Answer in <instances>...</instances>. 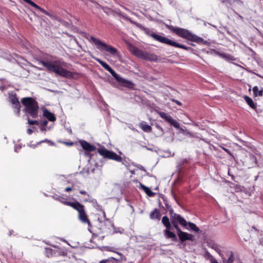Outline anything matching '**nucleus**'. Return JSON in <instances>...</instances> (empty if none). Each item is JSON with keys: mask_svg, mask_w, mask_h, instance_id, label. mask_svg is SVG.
<instances>
[{"mask_svg": "<svg viewBox=\"0 0 263 263\" xmlns=\"http://www.w3.org/2000/svg\"><path fill=\"white\" fill-rule=\"evenodd\" d=\"M167 28L179 37L185 39L190 41L194 42L198 44H205L206 41L201 37L193 34L189 30L179 27H175L172 25H167Z\"/></svg>", "mask_w": 263, "mask_h": 263, "instance_id": "obj_1", "label": "nucleus"}, {"mask_svg": "<svg viewBox=\"0 0 263 263\" xmlns=\"http://www.w3.org/2000/svg\"><path fill=\"white\" fill-rule=\"evenodd\" d=\"M92 58L98 62L105 69L108 71L116 80L122 86L129 89H134L135 84L130 81L127 80L117 74L106 62L99 58L92 57Z\"/></svg>", "mask_w": 263, "mask_h": 263, "instance_id": "obj_2", "label": "nucleus"}, {"mask_svg": "<svg viewBox=\"0 0 263 263\" xmlns=\"http://www.w3.org/2000/svg\"><path fill=\"white\" fill-rule=\"evenodd\" d=\"M22 104L25 107V110L27 114L32 118L37 117L39 105L37 102L31 97L23 98L21 100Z\"/></svg>", "mask_w": 263, "mask_h": 263, "instance_id": "obj_3", "label": "nucleus"}, {"mask_svg": "<svg viewBox=\"0 0 263 263\" xmlns=\"http://www.w3.org/2000/svg\"><path fill=\"white\" fill-rule=\"evenodd\" d=\"M39 63L45 67L48 71L66 77V70L62 67L59 61L42 60H40Z\"/></svg>", "mask_w": 263, "mask_h": 263, "instance_id": "obj_4", "label": "nucleus"}, {"mask_svg": "<svg viewBox=\"0 0 263 263\" xmlns=\"http://www.w3.org/2000/svg\"><path fill=\"white\" fill-rule=\"evenodd\" d=\"M129 50L133 55L142 60L153 62L157 60V56L154 53L143 51L135 46L131 45L129 47Z\"/></svg>", "mask_w": 263, "mask_h": 263, "instance_id": "obj_5", "label": "nucleus"}, {"mask_svg": "<svg viewBox=\"0 0 263 263\" xmlns=\"http://www.w3.org/2000/svg\"><path fill=\"white\" fill-rule=\"evenodd\" d=\"M90 41L94 43L96 47L101 51H105L112 55H118L119 52L116 48L102 42L93 36L90 37Z\"/></svg>", "mask_w": 263, "mask_h": 263, "instance_id": "obj_6", "label": "nucleus"}, {"mask_svg": "<svg viewBox=\"0 0 263 263\" xmlns=\"http://www.w3.org/2000/svg\"><path fill=\"white\" fill-rule=\"evenodd\" d=\"M151 36L156 41L161 43H164L165 44L172 46L173 47H175L177 48H180L186 50H191L192 48L190 47H188L186 46H185L184 45H182L179 43H176L175 41H173L171 40H170L164 36L158 35L157 34H156L155 33H152L151 34Z\"/></svg>", "mask_w": 263, "mask_h": 263, "instance_id": "obj_7", "label": "nucleus"}, {"mask_svg": "<svg viewBox=\"0 0 263 263\" xmlns=\"http://www.w3.org/2000/svg\"><path fill=\"white\" fill-rule=\"evenodd\" d=\"M171 221L175 229L176 228L179 227L178 224L183 227H186L187 225L186 220L177 214H174L173 215L171 216Z\"/></svg>", "mask_w": 263, "mask_h": 263, "instance_id": "obj_8", "label": "nucleus"}, {"mask_svg": "<svg viewBox=\"0 0 263 263\" xmlns=\"http://www.w3.org/2000/svg\"><path fill=\"white\" fill-rule=\"evenodd\" d=\"M78 219L83 224H88V230L90 233L92 234L93 236L94 235H95V236H97V235H95L94 233H93L91 230L92 226L90 221L89 219L88 216L85 212V209L83 210L82 211H80V212L78 213Z\"/></svg>", "mask_w": 263, "mask_h": 263, "instance_id": "obj_9", "label": "nucleus"}, {"mask_svg": "<svg viewBox=\"0 0 263 263\" xmlns=\"http://www.w3.org/2000/svg\"><path fill=\"white\" fill-rule=\"evenodd\" d=\"M176 230L181 242H183L186 240H193L194 236L192 234L182 231L179 227L176 228Z\"/></svg>", "mask_w": 263, "mask_h": 263, "instance_id": "obj_10", "label": "nucleus"}, {"mask_svg": "<svg viewBox=\"0 0 263 263\" xmlns=\"http://www.w3.org/2000/svg\"><path fill=\"white\" fill-rule=\"evenodd\" d=\"M10 102L12 104L15 112L19 115L20 112L21 105L16 93L10 95L9 96Z\"/></svg>", "mask_w": 263, "mask_h": 263, "instance_id": "obj_11", "label": "nucleus"}, {"mask_svg": "<svg viewBox=\"0 0 263 263\" xmlns=\"http://www.w3.org/2000/svg\"><path fill=\"white\" fill-rule=\"evenodd\" d=\"M159 115L162 119H164L166 121L170 123L175 128H178L179 127V123L174 119L169 114L164 112H159Z\"/></svg>", "mask_w": 263, "mask_h": 263, "instance_id": "obj_12", "label": "nucleus"}, {"mask_svg": "<svg viewBox=\"0 0 263 263\" xmlns=\"http://www.w3.org/2000/svg\"><path fill=\"white\" fill-rule=\"evenodd\" d=\"M79 143L83 149L88 152H94L96 149V147L95 145L85 140H81L79 141Z\"/></svg>", "mask_w": 263, "mask_h": 263, "instance_id": "obj_13", "label": "nucleus"}, {"mask_svg": "<svg viewBox=\"0 0 263 263\" xmlns=\"http://www.w3.org/2000/svg\"><path fill=\"white\" fill-rule=\"evenodd\" d=\"M67 205L72 207L73 209L78 211V213H79L80 211H82L85 209V206L78 201H67Z\"/></svg>", "mask_w": 263, "mask_h": 263, "instance_id": "obj_14", "label": "nucleus"}, {"mask_svg": "<svg viewBox=\"0 0 263 263\" xmlns=\"http://www.w3.org/2000/svg\"><path fill=\"white\" fill-rule=\"evenodd\" d=\"M67 205L72 207L73 209L78 211V213H79L80 211H82L85 209V206L78 201H67Z\"/></svg>", "mask_w": 263, "mask_h": 263, "instance_id": "obj_15", "label": "nucleus"}, {"mask_svg": "<svg viewBox=\"0 0 263 263\" xmlns=\"http://www.w3.org/2000/svg\"><path fill=\"white\" fill-rule=\"evenodd\" d=\"M24 2H25L26 3L29 4L30 5H31V6H32L33 7H34V8H35L36 9L40 11L41 12H42L43 13L50 16V17H51L52 16V15L51 14H50V13H49L48 12H47L46 10H45V9L42 8L41 7H40L39 6H38L37 5H36L35 3H34L33 2H32V1L31 0H23Z\"/></svg>", "mask_w": 263, "mask_h": 263, "instance_id": "obj_16", "label": "nucleus"}, {"mask_svg": "<svg viewBox=\"0 0 263 263\" xmlns=\"http://www.w3.org/2000/svg\"><path fill=\"white\" fill-rule=\"evenodd\" d=\"M78 48V51H80L82 50V47L81 45H80L76 39L72 38L70 39L69 43V48L70 49H76L77 48Z\"/></svg>", "mask_w": 263, "mask_h": 263, "instance_id": "obj_17", "label": "nucleus"}, {"mask_svg": "<svg viewBox=\"0 0 263 263\" xmlns=\"http://www.w3.org/2000/svg\"><path fill=\"white\" fill-rule=\"evenodd\" d=\"M43 116L49 121L53 122L56 120L54 115L46 108L43 110Z\"/></svg>", "mask_w": 263, "mask_h": 263, "instance_id": "obj_18", "label": "nucleus"}, {"mask_svg": "<svg viewBox=\"0 0 263 263\" xmlns=\"http://www.w3.org/2000/svg\"><path fill=\"white\" fill-rule=\"evenodd\" d=\"M170 229H166V230L164 231V235L167 238H170L174 241H177L178 239L176 235V234L173 232L170 231Z\"/></svg>", "mask_w": 263, "mask_h": 263, "instance_id": "obj_19", "label": "nucleus"}, {"mask_svg": "<svg viewBox=\"0 0 263 263\" xmlns=\"http://www.w3.org/2000/svg\"><path fill=\"white\" fill-rule=\"evenodd\" d=\"M161 216L160 210L158 209H155L149 214V218L151 219H157L160 220Z\"/></svg>", "mask_w": 263, "mask_h": 263, "instance_id": "obj_20", "label": "nucleus"}, {"mask_svg": "<svg viewBox=\"0 0 263 263\" xmlns=\"http://www.w3.org/2000/svg\"><path fill=\"white\" fill-rule=\"evenodd\" d=\"M209 247L214 249L222 257V258H223V254L221 253V250L220 248V247L218 245L215 243L211 242L209 243Z\"/></svg>", "mask_w": 263, "mask_h": 263, "instance_id": "obj_21", "label": "nucleus"}, {"mask_svg": "<svg viewBox=\"0 0 263 263\" xmlns=\"http://www.w3.org/2000/svg\"><path fill=\"white\" fill-rule=\"evenodd\" d=\"M243 98L246 103L251 108L253 109H255L256 108V103L253 102V100L250 97L247 96H245Z\"/></svg>", "mask_w": 263, "mask_h": 263, "instance_id": "obj_22", "label": "nucleus"}, {"mask_svg": "<svg viewBox=\"0 0 263 263\" xmlns=\"http://www.w3.org/2000/svg\"><path fill=\"white\" fill-rule=\"evenodd\" d=\"M115 12L117 14H118L119 16H122L123 17L125 18L126 20H127V21H128L131 24H133V25H136L137 26L139 27L140 24L137 23V22L133 21L132 19H130V18L127 17V16H125L124 15V14L121 11V10H120L119 9H116L115 10Z\"/></svg>", "mask_w": 263, "mask_h": 263, "instance_id": "obj_23", "label": "nucleus"}, {"mask_svg": "<svg viewBox=\"0 0 263 263\" xmlns=\"http://www.w3.org/2000/svg\"><path fill=\"white\" fill-rule=\"evenodd\" d=\"M139 126L145 132L150 133L152 130V127L144 122L140 123Z\"/></svg>", "mask_w": 263, "mask_h": 263, "instance_id": "obj_24", "label": "nucleus"}, {"mask_svg": "<svg viewBox=\"0 0 263 263\" xmlns=\"http://www.w3.org/2000/svg\"><path fill=\"white\" fill-rule=\"evenodd\" d=\"M110 152L104 147L99 148L98 150L99 154L105 158H108Z\"/></svg>", "mask_w": 263, "mask_h": 263, "instance_id": "obj_25", "label": "nucleus"}, {"mask_svg": "<svg viewBox=\"0 0 263 263\" xmlns=\"http://www.w3.org/2000/svg\"><path fill=\"white\" fill-rule=\"evenodd\" d=\"M140 188L142 189L149 197H153L155 195V193L153 192L148 187L142 184H140Z\"/></svg>", "mask_w": 263, "mask_h": 263, "instance_id": "obj_26", "label": "nucleus"}, {"mask_svg": "<svg viewBox=\"0 0 263 263\" xmlns=\"http://www.w3.org/2000/svg\"><path fill=\"white\" fill-rule=\"evenodd\" d=\"M108 159H112L118 162H121L122 159L121 156L113 152H110Z\"/></svg>", "mask_w": 263, "mask_h": 263, "instance_id": "obj_27", "label": "nucleus"}, {"mask_svg": "<svg viewBox=\"0 0 263 263\" xmlns=\"http://www.w3.org/2000/svg\"><path fill=\"white\" fill-rule=\"evenodd\" d=\"M252 90L255 97H262L263 96V88L259 90L258 87L257 86H255L253 87Z\"/></svg>", "mask_w": 263, "mask_h": 263, "instance_id": "obj_28", "label": "nucleus"}, {"mask_svg": "<svg viewBox=\"0 0 263 263\" xmlns=\"http://www.w3.org/2000/svg\"><path fill=\"white\" fill-rule=\"evenodd\" d=\"M162 223L166 227V229L171 228V224L170 222L169 218L166 216H164L162 217Z\"/></svg>", "mask_w": 263, "mask_h": 263, "instance_id": "obj_29", "label": "nucleus"}, {"mask_svg": "<svg viewBox=\"0 0 263 263\" xmlns=\"http://www.w3.org/2000/svg\"><path fill=\"white\" fill-rule=\"evenodd\" d=\"M205 257L210 260L211 263H219L217 260L208 252L205 253Z\"/></svg>", "mask_w": 263, "mask_h": 263, "instance_id": "obj_30", "label": "nucleus"}, {"mask_svg": "<svg viewBox=\"0 0 263 263\" xmlns=\"http://www.w3.org/2000/svg\"><path fill=\"white\" fill-rule=\"evenodd\" d=\"M234 253L232 251L229 252V258L226 261V263H233L234 261ZM225 262V260L223 259V262Z\"/></svg>", "mask_w": 263, "mask_h": 263, "instance_id": "obj_31", "label": "nucleus"}, {"mask_svg": "<svg viewBox=\"0 0 263 263\" xmlns=\"http://www.w3.org/2000/svg\"><path fill=\"white\" fill-rule=\"evenodd\" d=\"M187 224L189 228L194 231L196 232H198L199 231V229L196 226V225L195 223L191 222H187Z\"/></svg>", "mask_w": 263, "mask_h": 263, "instance_id": "obj_32", "label": "nucleus"}, {"mask_svg": "<svg viewBox=\"0 0 263 263\" xmlns=\"http://www.w3.org/2000/svg\"><path fill=\"white\" fill-rule=\"evenodd\" d=\"M220 2L226 5H234L235 3L239 2V0H220Z\"/></svg>", "mask_w": 263, "mask_h": 263, "instance_id": "obj_33", "label": "nucleus"}, {"mask_svg": "<svg viewBox=\"0 0 263 263\" xmlns=\"http://www.w3.org/2000/svg\"><path fill=\"white\" fill-rule=\"evenodd\" d=\"M84 202H88L92 203H96V199L93 198L89 195H87V198L84 200Z\"/></svg>", "mask_w": 263, "mask_h": 263, "instance_id": "obj_34", "label": "nucleus"}, {"mask_svg": "<svg viewBox=\"0 0 263 263\" xmlns=\"http://www.w3.org/2000/svg\"><path fill=\"white\" fill-rule=\"evenodd\" d=\"M55 199L57 200L60 201V202H61L63 204H66V198H64V197L55 195Z\"/></svg>", "mask_w": 263, "mask_h": 263, "instance_id": "obj_35", "label": "nucleus"}, {"mask_svg": "<svg viewBox=\"0 0 263 263\" xmlns=\"http://www.w3.org/2000/svg\"><path fill=\"white\" fill-rule=\"evenodd\" d=\"M28 123L30 125H38L39 124V122L37 120H31L29 118H28Z\"/></svg>", "mask_w": 263, "mask_h": 263, "instance_id": "obj_36", "label": "nucleus"}, {"mask_svg": "<svg viewBox=\"0 0 263 263\" xmlns=\"http://www.w3.org/2000/svg\"><path fill=\"white\" fill-rule=\"evenodd\" d=\"M54 251L51 249H46V252L47 254V256L49 257L50 254L51 256H52L53 254H54Z\"/></svg>", "mask_w": 263, "mask_h": 263, "instance_id": "obj_37", "label": "nucleus"}, {"mask_svg": "<svg viewBox=\"0 0 263 263\" xmlns=\"http://www.w3.org/2000/svg\"><path fill=\"white\" fill-rule=\"evenodd\" d=\"M92 205L98 210H101L102 206L97 202V200H96V203H92Z\"/></svg>", "mask_w": 263, "mask_h": 263, "instance_id": "obj_38", "label": "nucleus"}, {"mask_svg": "<svg viewBox=\"0 0 263 263\" xmlns=\"http://www.w3.org/2000/svg\"><path fill=\"white\" fill-rule=\"evenodd\" d=\"M216 54L218 55L219 56H220L221 58H227V55L224 53H221L219 51H216Z\"/></svg>", "mask_w": 263, "mask_h": 263, "instance_id": "obj_39", "label": "nucleus"}, {"mask_svg": "<svg viewBox=\"0 0 263 263\" xmlns=\"http://www.w3.org/2000/svg\"><path fill=\"white\" fill-rule=\"evenodd\" d=\"M167 208L169 211V213H170V217L172 215H173L174 214H175L174 213V211L173 210V209L172 208H171L170 206H167Z\"/></svg>", "mask_w": 263, "mask_h": 263, "instance_id": "obj_40", "label": "nucleus"}, {"mask_svg": "<svg viewBox=\"0 0 263 263\" xmlns=\"http://www.w3.org/2000/svg\"><path fill=\"white\" fill-rule=\"evenodd\" d=\"M222 149H223V150H224L226 153H228L230 156H232V153H231V151H230L229 149H228V148H225V147H222Z\"/></svg>", "mask_w": 263, "mask_h": 263, "instance_id": "obj_41", "label": "nucleus"}, {"mask_svg": "<svg viewBox=\"0 0 263 263\" xmlns=\"http://www.w3.org/2000/svg\"><path fill=\"white\" fill-rule=\"evenodd\" d=\"M172 102L176 103L178 105L181 106L182 105L181 102H180L179 101L177 100H176L175 99H172Z\"/></svg>", "mask_w": 263, "mask_h": 263, "instance_id": "obj_42", "label": "nucleus"}, {"mask_svg": "<svg viewBox=\"0 0 263 263\" xmlns=\"http://www.w3.org/2000/svg\"><path fill=\"white\" fill-rule=\"evenodd\" d=\"M83 36H84L85 38H86V39H87V40H89L90 41V37H91V36H90V38L89 39V34H87V33H83ZM91 42H92V41H91Z\"/></svg>", "mask_w": 263, "mask_h": 263, "instance_id": "obj_43", "label": "nucleus"}, {"mask_svg": "<svg viewBox=\"0 0 263 263\" xmlns=\"http://www.w3.org/2000/svg\"><path fill=\"white\" fill-rule=\"evenodd\" d=\"M47 124H48V121L46 120H44L41 123V125L43 126H46Z\"/></svg>", "mask_w": 263, "mask_h": 263, "instance_id": "obj_44", "label": "nucleus"}, {"mask_svg": "<svg viewBox=\"0 0 263 263\" xmlns=\"http://www.w3.org/2000/svg\"><path fill=\"white\" fill-rule=\"evenodd\" d=\"M66 74H67V78H70V77H73V76H72V73L69 71L67 70Z\"/></svg>", "mask_w": 263, "mask_h": 263, "instance_id": "obj_45", "label": "nucleus"}, {"mask_svg": "<svg viewBox=\"0 0 263 263\" xmlns=\"http://www.w3.org/2000/svg\"><path fill=\"white\" fill-rule=\"evenodd\" d=\"M40 130L42 132L46 131L47 130L46 129V126H43L41 125V126H40Z\"/></svg>", "mask_w": 263, "mask_h": 263, "instance_id": "obj_46", "label": "nucleus"}, {"mask_svg": "<svg viewBox=\"0 0 263 263\" xmlns=\"http://www.w3.org/2000/svg\"><path fill=\"white\" fill-rule=\"evenodd\" d=\"M80 193L81 194L87 195H87H89L85 191H80Z\"/></svg>", "mask_w": 263, "mask_h": 263, "instance_id": "obj_47", "label": "nucleus"}, {"mask_svg": "<svg viewBox=\"0 0 263 263\" xmlns=\"http://www.w3.org/2000/svg\"><path fill=\"white\" fill-rule=\"evenodd\" d=\"M108 262V260L104 259L100 261L99 263H107Z\"/></svg>", "mask_w": 263, "mask_h": 263, "instance_id": "obj_48", "label": "nucleus"}, {"mask_svg": "<svg viewBox=\"0 0 263 263\" xmlns=\"http://www.w3.org/2000/svg\"><path fill=\"white\" fill-rule=\"evenodd\" d=\"M32 132H33V131H32V129H28V130H27V133H28V134H30H30H31L32 133Z\"/></svg>", "mask_w": 263, "mask_h": 263, "instance_id": "obj_49", "label": "nucleus"}, {"mask_svg": "<svg viewBox=\"0 0 263 263\" xmlns=\"http://www.w3.org/2000/svg\"><path fill=\"white\" fill-rule=\"evenodd\" d=\"M57 142H59V143H63L64 144H66V141H61V140H58Z\"/></svg>", "mask_w": 263, "mask_h": 263, "instance_id": "obj_50", "label": "nucleus"}, {"mask_svg": "<svg viewBox=\"0 0 263 263\" xmlns=\"http://www.w3.org/2000/svg\"><path fill=\"white\" fill-rule=\"evenodd\" d=\"M72 190L71 188L67 187V192H69Z\"/></svg>", "mask_w": 263, "mask_h": 263, "instance_id": "obj_51", "label": "nucleus"}, {"mask_svg": "<svg viewBox=\"0 0 263 263\" xmlns=\"http://www.w3.org/2000/svg\"><path fill=\"white\" fill-rule=\"evenodd\" d=\"M172 194L174 198H175V195L174 194V193H173V191H172Z\"/></svg>", "mask_w": 263, "mask_h": 263, "instance_id": "obj_52", "label": "nucleus"}, {"mask_svg": "<svg viewBox=\"0 0 263 263\" xmlns=\"http://www.w3.org/2000/svg\"><path fill=\"white\" fill-rule=\"evenodd\" d=\"M66 144H67V145H71L72 144L67 142Z\"/></svg>", "mask_w": 263, "mask_h": 263, "instance_id": "obj_53", "label": "nucleus"}, {"mask_svg": "<svg viewBox=\"0 0 263 263\" xmlns=\"http://www.w3.org/2000/svg\"><path fill=\"white\" fill-rule=\"evenodd\" d=\"M70 133H71V129L68 130Z\"/></svg>", "mask_w": 263, "mask_h": 263, "instance_id": "obj_54", "label": "nucleus"}]
</instances>
